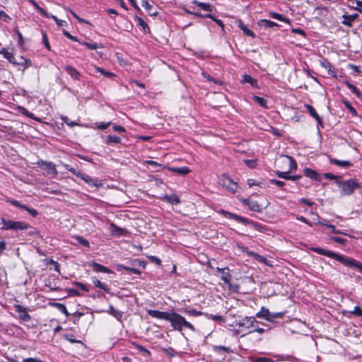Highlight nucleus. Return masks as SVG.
I'll return each mask as SVG.
<instances>
[{
    "label": "nucleus",
    "instance_id": "obj_47",
    "mask_svg": "<svg viewBox=\"0 0 362 362\" xmlns=\"http://www.w3.org/2000/svg\"><path fill=\"white\" fill-rule=\"evenodd\" d=\"M252 362H275L273 359L270 358H267L265 356H260L254 358L252 361Z\"/></svg>",
    "mask_w": 362,
    "mask_h": 362
},
{
    "label": "nucleus",
    "instance_id": "obj_16",
    "mask_svg": "<svg viewBox=\"0 0 362 362\" xmlns=\"http://www.w3.org/2000/svg\"><path fill=\"white\" fill-rule=\"evenodd\" d=\"M305 107L306 108V110H308V112H309L310 116L315 119L317 124L320 125H322V119L318 115L315 109L311 105H309V104H305Z\"/></svg>",
    "mask_w": 362,
    "mask_h": 362
},
{
    "label": "nucleus",
    "instance_id": "obj_1",
    "mask_svg": "<svg viewBox=\"0 0 362 362\" xmlns=\"http://www.w3.org/2000/svg\"><path fill=\"white\" fill-rule=\"evenodd\" d=\"M311 250L319 255L333 258L345 266L355 267L360 272H362V264L353 258L345 257L342 255L335 253L332 251L325 250L321 247H313Z\"/></svg>",
    "mask_w": 362,
    "mask_h": 362
},
{
    "label": "nucleus",
    "instance_id": "obj_6",
    "mask_svg": "<svg viewBox=\"0 0 362 362\" xmlns=\"http://www.w3.org/2000/svg\"><path fill=\"white\" fill-rule=\"evenodd\" d=\"M37 165L39 168L47 172H51L54 176L57 175L58 171L56 169L55 165L52 162H47L43 160L37 161Z\"/></svg>",
    "mask_w": 362,
    "mask_h": 362
},
{
    "label": "nucleus",
    "instance_id": "obj_39",
    "mask_svg": "<svg viewBox=\"0 0 362 362\" xmlns=\"http://www.w3.org/2000/svg\"><path fill=\"white\" fill-rule=\"evenodd\" d=\"M253 100L261 107L267 108V101L265 98L257 95L253 96Z\"/></svg>",
    "mask_w": 362,
    "mask_h": 362
},
{
    "label": "nucleus",
    "instance_id": "obj_19",
    "mask_svg": "<svg viewBox=\"0 0 362 362\" xmlns=\"http://www.w3.org/2000/svg\"><path fill=\"white\" fill-rule=\"evenodd\" d=\"M329 160L330 163L336 165L341 167V168H349V167L352 166V165H353L349 160H340L333 158H329Z\"/></svg>",
    "mask_w": 362,
    "mask_h": 362
},
{
    "label": "nucleus",
    "instance_id": "obj_24",
    "mask_svg": "<svg viewBox=\"0 0 362 362\" xmlns=\"http://www.w3.org/2000/svg\"><path fill=\"white\" fill-rule=\"evenodd\" d=\"M117 270L120 271L121 269H124L126 271L130 272L133 274L140 275L141 274V271L139 270L136 267H132L131 264L130 266H125L122 264H119L117 265Z\"/></svg>",
    "mask_w": 362,
    "mask_h": 362
},
{
    "label": "nucleus",
    "instance_id": "obj_53",
    "mask_svg": "<svg viewBox=\"0 0 362 362\" xmlns=\"http://www.w3.org/2000/svg\"><path fill=\"white\" fill-rule=\"evenodd\" d=\"M133 346H134L140 352L146 354L148 356L151 355V352L146 349L144 346L137 344L136 343H132Z\"/></svg>",
    "mask_w": 362,
    "mask_h": 362
},
{
    "label": "nucleus",
    "instance_id": "obj_46",
    "mask_svg": "<svg viewBox=\"0 0 362 362\" xmlns=\"http://www.w3.org/2000/svg\"><path fill=\"white\" fill-rule=\"evenodd\" d=\"M213 349L216 352H219V351H223V352H226V353L231 352V350L230 349V348L224 346H214Z\"/></svg>",
    "mask_w": 362,
    "mask_h": 362
},
{
    "label": "nucleus",
    "instance_id": "obj_43",
    "mask_svg": "<svg viewBox=\"0 0 362 362\" xmlns=\"http://www.w3.org/2000/svg\"><path fill=\"white\" fill-rule=\"evenodd\" d=\"M183 312L189 316H194V317L200 316L203 314V313L202 311H198L195 309H190V310L184 309Z\"/></svg>",
    "mask_w": 362,
    "mask_h": 362
},
{
    "label": "nucleus",
    "instance_id": "obj_27",
    "mask_svg": "<svg viewBox=\"0 0 362 362\" xmlns=\"http://www.w3.org/2000/svg\"><path fill=\"white\" fill-rule=\"evenodd\" d=\"M242 83H250L253 88L258 87L257 80L256 78H252L250 75L246 74L243 76Z\"/></svg>",
    "mask_w": 362,
    "mask_h": 362
},
{
    "label": "nucleus",
    "instance_id": "obj_51",
    "mask_svg": "<svg viewBox=\"0 0 362 362\" xmlns=\"http://www.w3.org/2000/svg\"><path fill=\"white\" fill-rule=\"evenodd\" d=\"M76 240L78 243L81 244L85 247H88L90 245L89 242L82 236H76Z\"/></svg>",
    "mask_w": 362,
    "mask_h": 362
},
{
    "label": "nucleus",
    "instance_id": "obj_21",
    "mask_svg": "<svg viewBox=\"0 0 362 362\" xmlns=\"http://www.w3.org/2000/svg\"><path fill=\"white\" fill-rule=\"evenodd\" d=\"M304 175L311 179H313L316 181H320V175L317 173V171L312 170L310 168H306L303 170Z\"/></svg>",
    "mask_w": 362,
    "mask_h": 362
},
{
    "label": "nucleus",
    "instance_id": "obj_13",
    "mask_svg": "<svg viewBox=\"0 0 362 362\" xmlns=\"http://www.w3.org/2000/svg\"><path fill=\"white\" fill-rule=\"evenodd\" d=\"M89 265L93 268V269L96 272H103L107 274L112 273V271L107 267L101 265L96 262H91Z\"/></svg>",
    "mask_w": 362,
    "mask_h": 362
},
{
    "label": "nucleus",
    "instance_id": "obj_58",
    "mask_svg": "<svg viewBox=\"0 0 362 362\" xmlns=\"http://www.w3.org/2000/svg\"><path fill=\"white\" fill-rule=\"evenodd\" d=\"M64 338L70 341L71 343H81V341L80 340H76L75 338H74V335L72 334H66L64 336Z\"/></svg>",
    "mask_w": 362,
    "mask_h": 362
},
{
    "label": "nucleus",
    "instance_id": "obj_59",
    "mask_svg": "<svg viewBox=\"0 0 362 362\" xmlns=\"http://www.w3.org/2000/svg\"><path fill=\"white\" fill-rule=\"evenodd\" d=\"M74 285H75L76 286H77L78 288H79L80 289L86 291V292H88L89 291V289L88 288V286L81 282H78V281H74L73 283Z\"/></svg>",
    "mask_w": 362,
    "mask_h": 362
},
{
    "label": "nucleus",
    "instance_id": "obj_14",
    "mask_svg": "<svg viewBox=\"0 0 362 362\" xmlns=\"http://www.w3.org/2000/svg\"><path fill=\"white\" fill-rule=\"evenodd\" d=\"M320 66L327 70V73L330 76L337 77L336 71L332 69L330 62L327 59H322L320 61Z\"/></svg>",
    "mask_w": 362,
    "mask_h": 362
},
{
    "label": "nucleus",
    "instance_id": "obj_41",
    "mask_svg": "<svg viewBox=\"0 0 362 362\" xmlns=\"http://www.w3.org/2000/svg\"><path fill=\"white\" fill-rule=\"evenodd\" d=\"M130 264L132 267H136V268L142 267L143 269H145V267L146 266V262L145 261H142L139 259H135L130 262Z\"/></svg>",
    "mask_w": 362,
    "mask_h": 362
},
{
    "label": "nucleus",
    "instance_id": "obj_40",
    "mask_svg": "<svg viewBox=\"0 0 362 362\" xmlns=\"http://www.w3.org/2000/svg\"><path fill=\"white\" fill-rule=\"evenodd\" d=\"M95 70L97 72H98V73H100V74H103V75L105 77H106V78H112V77H114V76H115V74H114L112 72L105 71V69H102V68H100V67H97V66H95Z\"/></svg>",
    "mask_w": 362,
    "mask_h": 362
},
{
    "label": "nucleus",
    "instance_id": "obj_20",
    "mask_svg": "<svg viewBox=\"0 0 362 362\" xmlns=\"http://www.w3.org/2000/svg\"><path fill=\"white\" fill-rule=\"evenodd\" d=\"M256 317L258 318H263L267 321H271V313L269 309L265 307H262L261 310L256 314Z\"/></svg>",
    "mask_w": 362,
    "mask_h": 362
},
{
    "label": "nucleus",
    "instance_id": "obj_29",
    "mask_svg": "<svg viewBox=\"0 0 362 362\" xmlns=\"http://www.w3.org/2000/svg\"><path fill=\"white\" fill-rule=\"evenodd\" d=\"M192 4L197 5L203 11L211 12L213 10V6L209 3L199 2L197 0H194L192 1Z\"/></svg>",
    "mask_w": 362,
    "mask_h": 362
},
{
    "label": "nucleus",
    "instance_id": "obj_55",
    "mask_svg": "<svg viewBox=\"0 0 362 362\" xmlns=\"http://www.w3.org/2000/svg\"><path fill=\"white\" fill-rule=\"evenodd\" d=\"M61 119L64 123H66L67 125H69L70 127H74V126L77 125V123L76 122L71 121L69 119V118L66 116H62Z\"/></svg>",
    "mask_w": 362,
    "mask_h": 362
},
{
    "label": "nucleus",
    "instance_id": "obj_52",
    "mask_svg": "<svg viewBox=\"0 0 362 362\" xmlns=\"http://www.w3.org/2000/svg\"><path fill=\"white\" fill-rule=\"evenodd\" d=\"M55 306L59 309V311H61L62 313L68 316L69 313H68V310L66 309V307L62 304V303H55Z\"/></svg>",
    "mask_w": 362,
    "mask_h": 362
},
{
    "label": "nucleus",
    "instance_id": "obj_23",
    "mask_svg": "<svg viewBox=\"0 0 362 362\" xmlns=\"http://www.w3.org/2000/svg\"><path fill=\"white\" fill-rule=\"evenodd\" d=\"M358 17L357 13H354L351 15H343L342 18L344 21H342V24L347 25L349 27L352 26V23Z\"/></svg>",
    "mask_w": 362,
    "mask_h": 362
},
{
    "label": "nucleus",
    "instance_id": "obj_11",
    "mask_svg": "<svg viewBox=\"0 0 362 362\" xmlns=\"http://www.w3.org/2000/svg\"><path fill=\"white\" fill-rule=\"evenodd\" d=\"M148 314L152 317L168 321L170 313L160 311L157 310H149L148 311Z\"/></svg>",
    "mask_w": 362,
    "mask_h": 362
},
{
    "label": "nucleus",
    "instance_id": "obj_3",
    "mask_svg": "<svg viewBox=\"0 0 362 362\" xmlns=\"http://www.w3.org/2000/svg\"><path fill=\"white\" fill-rule=\"evenodd\" d=\"M336 184L340 189V194L341 196H350L356 189L361 187V185L356 179L337 180Z\"/></svg>",
    "mask_w": 362,
    "mask_h": 362
},
{
    "label": "nucleus",
    "instance_id": "obj_38",
    "mask_svg": "<svg viewBox=\"0 0 362 362\" xmlns=\"http://www.w3.org/2000/svg\"><path fill=\"white\" fill-rule=\"evenodd\" d=\"M259 25L263 26L264 28H273L278 26V24L275 22L267 19H262L259 23Z\"/></svg>",
    "mask_w": 362,
    "mask_h": 362
},
{
    "label": "nucleus",
    "instance_id": "obj_62",
    "mask_svg": "<svg viewBox=\"0 0 362 362\" xmlns=\"http://www.w3.org/2000/svg\"><path fill=\"white\" fill-rule=\"evenodd\" d=\"M37 11L44 17L45 18H49V14L42 7H40L39 5L35 7Z\"/></svg>",
    "mask_w": 362,
    "mask_h": 362
},
{
    "label": "nucleus",
    "instance_id": "obj_26",
    "mask_svg": "<svg viewBox=\"0 0 362 362\" xmlns=\"http://www.w3.org/2000/svg\"><path fill=\"white\" fill-rule=\"evenodd\" d=\"M346 86L349 88V89L354 94L356 95V96L362 100V93L359 90V89L356 86H354V84L351 83L349 81H345L344 82Z\"/></svg>",
    "mask_w": 362,
    "mask_h": 362
},
{
    "label": "nucleus",
    "instance_id": "obj_12",
    "mask_svg": "<svg viewBox=\"0 0 362 362\" xmlns=\"http://www.w3.org/2000/svg\"><path fill=\"white\" fill-rule=\"evenodd\" d=\"M236 23L238 27L243 32L244 35L252 37V38L255 37L254 32L250 30L241 19L237 20Z\"/></svg>",
    "mask_w": 362,
    "mask_h": 362
},
{
    "label": "nucleus",
    "instance_id": "obj_31",
    "mask_svg": "<svg viewBox=\"0 0 362 362\" xmlns=\"http://www.w3.org/2000/svg\"><path fill=\"white\" fill-rule=\"evenodd\" d=\"M135 21L137 22L138 25L141 26L144 33H147L150 32V28L148 24L144 21L141 17L135 16Z\"/></svg>",
    "mask_w": 362,
    "mask_h": 362
},
{
    "label": "nucleus",
    "instance_id": "obj_15",
    "mask_svg": "<svg viewBox=\"0 0 362 362\" xmlns=\"http://www.w3.org/2000/svg\"><path fill=\"white\" fill-rule=\"evenodd\" d=\"M64 70L66 73L74 80L79 81L81 78V74L72 66L66 65L64 66Z\"/></svg>",
    "mask_w": 362,
    "mask_h": 362
},
{
    "label": "nucleus",
    "instance_id": "obj_18",
    "mask_svg": "<svg viewBox=\"0 0 362 362\" xmlns=\"http://www.w3.org/2000/svg\"><path fill=\"white\" fill-rule=\"evenodd\" d=\"M142 6L146 9L148 13L151 16H156L158 14L157 9L146 0H142Z\"/></svg>",
    "mask_w": 362,
    "mask_h": 362
},
{
    "label": "nucleus",
    "instance_id": "obj_25",
    "mask_svg": "<svg viewBox=\"0 0 362 362\" xmlns=\"http://www.w3.org/2000/svg\"><path fill=\"white\" fill-rule=\"evenodd\" d=\"M110 231L112 235L117 236L125 235L127 233V231L124 229L117 226L114 223L110 224Z\"/></svg>",
    "mask_w": 362,
    "mask_h": 362
},
{
    "label": "nucleus",
    "instance_id": "obj_17",
    "mask_svg": "<svg viewBox=\"0 0 362 362\" xmlns=\"http://www.w3.org/2000/svg\"><path fill=\"white\" fill-rule=\"evenodd\" d=\"M161 199L169 204L175 205L180 203V197L175 194H172L170 195L165 194L163 197H161Z\"/></svg>",
    "mask_w": 362,
    "mask_h": 362
},
{
    "label": "nucleus",
    "instance_id": "obj_37",
    "mask_svg": "<svg viewBox=\"0 0 362 362\" xmlns=\"http://www.w3.org/2000/svg\"><path fill=\"white\" fill-rule=\"evenodd\" d=\"M17 65H21L23 66V71H24L26 69L32 65V62L30 59H25L23 57H21V61L17 62Z\"/></svg>",
    "mask_w": 362,
    "mask_h": 362
},
{
    "label": "nucleus",
    "instance_id": "obj_10",
    "mask_svg": "<svg viewBox=\"0 0 362 362\" xmlns=\"http://www.w3.org/2000/svg\"><path fill=\"white\" fill-rule=\"evenodd\" d=\"M242 203L247 206L251 211L258 213L262 211L261 205H259L257 201L250 200V199H242Z\"/></svg>",
    "mask_w": 362,
    "mask_h": 362
},
{
    "label": "nucleus",
    "instance_id": "obj_9",
    "mask_svg": "<svg viewBox=\"0 0 362 362\" xmlns=\"http://www.w3.org/2000/svg\"><path fill=\"white\" fill-rule=\"evenodd\" d=\"M14 309L19 314V319L23 322H29L31 320L30 315L28 313V309L19 304L14 305Z\"/></svg>",
    "mask_w": 362,
    "mask_h": 362
},
{
    "label": "nucleus",
    "instance_id": "obj_44",
    "mask_svg": "<svg viewBox=\"0 0 362 362\" xmlns=\"http://www.w3.org/2000/svg\"><path fill=\"white\" fill-rule=\"evenodd\" d=\"M80 43L85 45L88 49H91V50H95L98 48L100 47V46H99V45L96 42H88L83 41Z\"/></svg>",
    "mask_w": 362,
    "mask_h": 362
},
{
    "label": "nucleus",
    "instance_id": "obj_45",
    "mask_svg": "<svg viewBox=\"0 0 362 362\" xmlns=\"http://www.w3.org/2000/svg\"><path fill=\"white\" fill-rule=\"evenodd\" d=\"M207 318L214 321L224 322V317L218 315L206 314Z\"/></svg>",
    "mask_w": 362,
    "mask_h": 362
},
{
    "label": "nucleus",
    "instance_id": "obj_57",
    "mask_svg": "<svg viewBox=\"0 0 362 362\" xmlns=\"http://www.w3.org/2000/svg\"><path fill=\"white\" fill-rule=\"evenodd\" d=\"M0 20L4 22H8L11 18L4 11H0Z\"/></svg>",
    "mask_w": 362,
    "mask_h": 362
},
{
    "label": "nucleus",
    "instance_id": "obj_54",
    "mask_svg": "<svg viewBox=\"0 0 362 362\" xmlns=\"http://www.w3.org/2000/svg\"><path fill=\"white\" fill-rule=\"evenodd\" d=\"M8 202H9L11 205L16 206L18 208L23 209L25 208V204H21L18 201L14 199H8Z\"/></svg>",
    "mask_w": 362,
    "mask_h": 362
},
{
    "label": "nucleus",
    "instance_id": "obj_7",
    "mask_svg": "<svg viewBox=\"0 0 362 362\" xmlns=\"http://www.w3.org/2000/svg\"><path fill=\"white\" fill-rule=\"evenodd\" d=\"M257 321L254 317H245L241 320L236 322V326L239 328L251 329L255 327Z\"/></svg>",
    "mask_w": 362,
    "mask_h": 362
},
{
    "label": "nucleus",
    "instance_id": "obj_48",
    "mask_svg": "<svg viewBox=\"0 0 362 362\" xmlns=\"http://www.w3.org/2000/svg\"><path fill=\"white\" fill-rule=\"evenodd\" d=\"M249 255H250V256L254 257H255V259L257 261L259 262H266V260H267V259H266L264 257H263V256H262V255H258V254L255 253V252H249Z\"/></svg>",
    "mask_w": 362,
    "mask_h": 362
},
{
    "label": "nucleus",
    "instance_id": "obj_33",
    "mask_svg": "<svg viewBox=\"0 0 362 362\" xmlns=\"http://www.w3.org/2000/svg\"><path fill=\"white\" fill-rule=\"evenodd\" d=\"M1 223H3L2 230H13L15 221L1 218Z\"/></svg>",
    "mask_w": 362,
    "mask_h": 362
},
{
    "label": "nucleus",
    "instance_id": "obj_60",
    "mask_svg": "<svg viewBox=\"0 0 362 362\" xmlns=\"http://www.w3.org/2000/svg\"><path fill=\"white\" fill-rule=\"evenodd\" d=\"M23 209L27 211L33 217H36L38 215V211L36 209L30 208L27 205Z\"/></svg>",
    "mask_w": 362,
    "mask_h": 362
},
{
    "label": "nucleus",
    "instance_id": "obj_63",
    "mask_svg": "<svg viewBox=\"0 0 362 362\" xmlns=\"http://www.w3.org/2000/svg\"><path fill=\"white\" fill-rule=\"evenodd\" d=\"M37 11L44 17L45 18H49V14L42 7H40L39 5L35 7Z\"/></svg>",
    "mask_w": 362,
    "mask_h": 362
},
{
    "label": "nucleus",
    "instance_id": "obj_8",
    "mask_svg": "<svg viewBox=\"0 0 362 362\" xmlns=\"http://www.w3.org/2000/svg\"><path fill=\"white\" fill-rule=\"evenodd\" d=\"M222 185L226 187L229 192L234 194L238 189V184L235 182L228 176H223L221 180Z\"/></svg>",
    "mask_w": 362,
    "mask_h": 362
},
{
    "label": "nucleus",
    "instance_id": "obj_35",
    "mask_svg": "<svg viewBox=\"0 0 362 362\" xmlns=\"http://www.w3.org/2000/svg\"><path fill=\"white\" fill-rule=\"evenodd\" d=\"M29 228H31V226L29 224L22 222V221H15L14 223V230H25L28 229Z\"/></svg>",
    "mask_w": 362,
    "mask_h": 362
},
{
    "label": "nucleus",
    "instance_id": "obj_34",
    "mask_svg": "<svg viewBox=\"0 0 362 362\" xmlns=\"http://www.w3.org/2000/svg\"><path fill=\"white\" fill-rule=\"evenodd\" d=\"M92 281L95 287L103 289L107 293H110V289L98 279L92 277Z\"/></svg>",
    "mask_w": 362,
    "mask_h": 362
},
{
    "label": "nucleus",
    "instance_id": "obj_42",
    "mask_svg": "<svg viewBox=\"0 0 362 362\" xmlns=\"http://www.w3.org/2000/svg\"><path fill=\"white\" fill-rule=\"evenodd\" d=\"M343 103H344V106L346 107V108L349 111V112L353 116L357 115V112H356V109L351 105V104L348 100H343Z\"/></svg>",
    "mask_w": 362,
    "mask_h": 362
},
{
    "label": "nucleus",
    "instance_id": "obj_2",
    "mask_svg": "<svg viewBox=\"0 0 362 362\" xmlns=\"http://www.w3.org/2000/svg\"><path fill=\"white\" fill-rule=\"evenodd\" d=\"M168 322H170L171 326L177 331H182L183 328H187L192 332L195 331V327L185 318L175 312H171Z\"/></svg>",
    "mask_w": 362,
    "mask_h": 362
},
{
    "label": "nucleus",
    "instance_id": "obj_5",
    "mask_svg": "<svg viewBox=\"0 0 362 362\" xmlns=\"http://www.w3.org/2000/svg\"><path fill=\"white\" fill-rule=\"evenodd\" d=\"M218 214L223 215L226 218L233 219V220L236 221L237 222L243 223L244 225L252 224L255 227L258 226L257 223H254L252 221H251L248 218H246L240 216L239 215L227 211L224 209H220L218 211Z\"/></svg>",
    "mask_w": 362,
    "mask_h": 362
},
{
    "label": "nucleus",
    "instance_id": "obj_30",
    "mask_svg": "<svg viewBox=\"0 0 362 362\" xmlns=\"http://www.w3.org/2000/svg\"><path fill=\"white\" fill-rule=\"evenodd\" d=\"M107 313L115 317L118 321H121L123 313L116 310L112 305H110Z\"/></svg>",
    "mask_w": 362,
    "mask_h": 362
},
{
    "label": "nucleus",
    "instance_id": "obj_28",
    "mask_svg": "<svg viewBox=\"0 0 362 362\" xmlns=\"http://www.w3.org/2000/svg\"><path fill=\"white\" fill-rule=\"evenodd\" d=\"M221 279L223 281V282L229 286V287H231L230 280L232 278L231 274H230V270L228 268L226 267L225 270L223 271L221 273Z\"/></svg>",
    "mask_w": 362,
    "mask_h": 362
},
{
    "label": "nucleus",
    "instance_id": "obj_56",
    "mask_svg": "<svg viewBox=\"0 0 362 362\" xmlns=\"http://www.w3.org/2000/svg\"><path fill=\"white\" fill-rule=\"evenodd\" d=\"M13 30L18 36V44L21 45L23 43V37L21 33L19 31L17 26L13 28Z\"/></svg>",
    "mask_w": 362,
    "mask_h": 362
},
{
    "label": "nucleus",
    "instance_id": "obj_64",
    "mask_svg": "<svg viewBox=\"0 0 362 362\" xmlns=\"http://www.w3.org/2000/svg\"><path fill=\"white\" fill-rule=\"evenodd\" d=\"M49 18H52L59 26H63L66 24V22L64 21L60 20L57 18L56 16L54 15H49Z\"/></svg>",
    "mask_w": 362,
    "mask_h": 362
},
{
    "label": "nucleus",
    "instance_id": "obj_4",
    "mask_svg": "<svg viewBox=\"0 0 362 362\" xmlns=\"http://www.w3.org/2000/svg\"><path fill=\"white\" fill-rule=\"evenodd\" d=\"M64 167L66 170L71 172L74 175L76 176L77 177H79L81 180H84L89 185L94 186L96 187H99L103 185V184L98 179H93V177L86 174H83L80 170H76L75 168H74L73 167L68 164H64Z\"/></svg>",
    "mask_w": 362,
    "mask_h": 362
},
{
    "label": "nucleus",
    "instance_id": "obj_50",
    "mask_svg": "<svg viewBox=\"0 0 362 362\" xmlns=\"http://www.w3.org/2000/svg\"><path fill=\"white\" fill-rule=\"evenodd\" d=\"M264 331H265L264 329L261 328V327H255V326L252 329H250L248 332L243 333L241 336L243 337L245 334H251L254 332H257L259 334H263L264 332Z\"/></svg>",
    "mask_w": 362,
    "mask_h": 362
},
{
    "label": "nucleus",
    "instance_id": "obj_49",
    "mask_svg": "<svg viewBox=\"0 0 362 362\" xmlns=\"http://www.w3.org/2000/svg\"><path fill=\"white\" fill-rule=\"evenodd\" d=\"M354 3H356V6L354 5H347L349 8L358 11L361 13H362V1H356Z\"/></svg>",
    "mask_w": 362,
    "mask_h": 362
},
{
    "label": "nucleus",
    "instance_id": "obj_32",
    "mask_svg": "<svg viewBox=\"0 0 362 362\" xmlns=\"http://www.w3.org/2000/svg\"><path fill=\"white\" fill-rule=\"evenodd\" d=\"M171 171L178 173L180 175H185L188 174L191 170L187 166L183 167H172L170 168Z\"/></svg>",
    "mask_w": 362,
    "mask_h": 362
},
{
    "label": "nucleus",
    "instance_id": "obj_22",
    "mask_svg": "<svg viewBox=\"0 0 362 362\" xmlns=\"http://www.w3.org/2000/svg\"><path fill=\"white\" fill-rule=\"evenodd\" d=\"M0 54H2L10 63L13 65H17V62L16 61L12 52H8L6 48H2L0 50Z\"/></svg>",
    "mask_w": 362,
    "mask_h": 362
},
{
    "label": "nucleus",
    "instance_id": "obj_36",
    "mask_svg": "<svg viewBox=\"0 0 362 362\" xmlns=\"http://www.w3.org/2000/svg\"><path fill=\"white\" fill-rule=\"evenodd\" d=\"M122 141V139L120 137L116 136V135H108L107 136V140H106V144L110 145V144H120Z\"/></svg>",
    "mask_w": 362,
    "mask_h": 362
},
{
    "label": "nucleus",
    "instance_id": "obj_61",
    "mask_svg": "<svg viewBox=\"0 0 362 362\" xmlns=\"http://www.w3.org/2000/svg\"><path fill=\"white\" fill-rule=\"evenodd\" d=\"M110 124H111V122H108L106 123L99 122V123H97V128L100 130H104V129H106L107 128H108Z\"/></svg>",
    "mask_w": 362,
    "mask_h": 362
}]
</instances>
